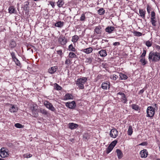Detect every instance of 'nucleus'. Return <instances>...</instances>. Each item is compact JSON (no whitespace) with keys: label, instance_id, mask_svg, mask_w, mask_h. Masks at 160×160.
<instances>
[{"label":"nucleus","instance_id":"nucleus-1","mask_svg":"<svg viewBox=\"0 0 160 160\" xmlns=\"http://www.w3.org/2000/svg\"><path fill=\"white\" fill-rule=\"evenodd\" d=\"M149 61L151 60L154 62H158L160 59V53L156 52H151L148 56Z\"/></svg>","mask_w":160,"mask_h":160},{"label":"nucleus","instance_id":"nucleus-2","mask_svg":"<svg viewBox=\"0 0 160 160\" xmlns=\"http://www.w3.org/2000/svg\"><path fill=\"white\" fill-rule=\"evenodd\" d=\"M87 81V78L86 77L79 78L77 79L76 84L80 89H83L84 88V85Z\"/></svg>","mask_w":160,"mask_h":160},{"label":"nucleus","instance_id":"nucleus-3","mask_svg":"<svg viewBox=\"0 0 160 160\" xmlns=\"http://www.w3.org/2000/svg\"><path fill=\"white\" fill-rule=\"evenodd\" d=\"M147 117H152L155 114V109L151 106L148 107L147 109Z\"/></svg>","mask_w":160,"mask_h":160},{"label":"nucleus","instance_id":"nucleus-4","mask_svg":"<svg viewBox=\"0 0 160 160\" xmlns=\"http://www.w3.org/2000/svg\"><path fill=\"white\" fill-rule=\"evenodd\" d=\"M9 155L8 150L5 148H2L0 150V156L2 158H4Z\"/></svg>","mask_w":160,"mask_h":160},{"label":"nucleus","instance_id":"nucleus-5","mask_svg":"<svg viewBox=\"0 0 160 160\" xmlns=\"http://www.w3.org/2000/svg\"><path fill=\"white\" fill-rule=\"evenodd\" d=\"M44 104L46 107L49 110L53 112L56 111L55 108L53 106L52 103H50L49 102L45 101L44 102Z\"/></svg>","mask_w":160,"mask_h":160},{"label":"nucleus","instance_id":"nucleus-6","mask_svg":"<svg viewBox=\"0 0 160 160\" xmlns=\"http://www.w3.org/2000/svg\"><path fill=\"white\" fill-rule=\"evenodd\" d=\"M59 43L62 45H65L68 42V40L65 37L60 36L58 39Z\"/></svg>","mask_w":160,"mask_h":160},{"label":"nucleus","instance_id":"nucleus-7","mask_svg":"<svg viewBox=\"0 0 160 160\" xmlns=\"http://www.w3.org/2000/svg\"><path fill=\"white\" fill-rule=\"evenodd\" d=\"M30 110L32 111V113L33 116L35 117H37L38 115L37 109L36 107L34 106L33 105L31 106L30 107Z\"/></svg>","mask_w":160,"mask_h":160},{"label":"nucleus","instance_id":"nucleus-8","mask_svg":"<svg viewBox=\"0 0 160 160\" xmlns=\"http://www.w3.org/2000/svg\"><path fill=\"white\" fill-rule=\"evenodd\" d=\"M118 131L115 128L111 129L110 132V137L112 138H116L118 135Z\"/></svg>","mask_w":160,"mask_h":160},{"label":"nucleus","instance_id":"nucleus-9","mask_svg":"<svg viewBox=\"0 0 160 160\" xmlns=\"http://www.w3.org/2000/svg\"><path fill=\"white\" fill-rule=\"evenodd\" d=\"M65 105L67 107L71 109H73L76 106V103L74 101H73L71 102H67L66 103Z\"/></svg>","mask_w":160,"mask_h":160},{"label":"nucleus","instance_id":"nucleus-10","mask_svg":"<svg viewBox=\"0 0 160 160\" xmlns=\"http://www.w3.org/2000/svg\"><path fill=\"white\" fill-rule=\"evenodd\" d=\"M102 28L100 26H98L95 27L94 29V34L100 35L102 33Z\"/></svg>","mask_w":160,"mask_h":160},{"label":"nucleus","instance_id":"nucleus-11","mask_svg":"<svg viewBox=\"0 0 160 160\" xmlns=\"http://www.w3.org/2000/svg\"><path fill=\"white\" fill-rule=\"evenodd\" d=\"M10 108L9 109V111L12 113H14L18 111V108L14 105L10 104Z\"/></svg>","mask_w":160,"mask_h":160},{"label":"nucleus","instance_id":"nucleus-12","mask_svg":"<svg viewBox=\"0 0 160 160\" xmlns=\"http://www.w3.org/2000/svg\"><path fill=\"white\" fill-rule=\"evenodd\" d=\"M140 154L141 158H145L148 156V152L146 149H143L140 151Z\"/></svg>","mask_w":160,"mask_h":160},{"label":"nucleus","instance_id":"nucleus-13","mask_svg":"<svg viewBox=\"0 0 160 160\" xmlns=\"http://www.w3.org/2000/svg\"><path fill=\"white\" fill-rule=\"evenodd\" d=\"M29 2L28 1L25 2L24 3L23 7H22V8L23 9L27 12H28L29 10Z\"/></svg>","mask_w":160,"mask_h":160},{"label":"nucleus","instance_id":"nucleus-14","mask_svg":"<svg viewBox=\"0 0 160 160\" xmlns=\"http://www.w3.org/2000/svg\"><path fill=\"white\" fill-rule=\"evenodd\" d=\"M115 30V28L111 26H109L107 27L105 29L106 32L109 33H111Z\"/></svg>","mask_w":160,"mask_h":160},{"label":"nucleus","instance_id":"nucleus-15","mask_svg":"<svg viewBox=\"0 0 160 160\" xmlns=\"http://www.w3.org/2000/svg\"><path fill=\"white\" fill-rule=\"evenodd\" d=\"M58 69V67L57 66H54L48 69V72L49 73L52 74L56 71Z\"/></svg>","mask_w":160,"mask_h":160},{"label":"nucleus","instance_id":"nucleus-16","mask_svg":"<svg viewBox=\"0 0 160 160\" xmlns=\"http://www.w3.org/2000/svg\"><path fill=\"white\" fill-rule=\"evenodd\" d=\"M78 126V125L74 123H69V127L71 129H74L76 128Z\"/></svg>","mask_w":160,"mask_h":160},{"label":"nucleus","instance_id":"nucleus-17","mask_svg":"<svg viewBox=\"0 0 160 160\" xmlns=\"http://www.w3.org/2000/svg\"><path fill=\"white\" fill-rule=\"evenodd\" d=\"M139 13L140 16L144 19L145 18V14L146 13V11H144L143 9H139Z\"/></svg>","mask_w":160,"mask_h":160},{"label":"nucleus","instance_id":"nucleus-18","mask_svg":"<svg viewBox=\"0 0 160 160\" xmlns=\"http://www.w3.org/2000/svg\"><path fill=\"white\" fill-rule=\"evenodd\" d=\"M93 50L92 48L89 47L87 48L84 49L82 51L86 54H89L91 53Z\"/></svg>","mask_w":160,"mask_h":160},{"label":"nucleus","instance_id":"nucleus-19","mask_svg":"<svg viewBox=\"0 0 160 160\" xmlns=\"http://www.w3.org/2000/svg\"><path fill=\"white\" fill-rule=\"evenodd\" d=\"M73 98V97L70 94L67 93L66 94L64 97V100H67L68 99H72Z\"/></svg>","mask_w":160,"mask_h":160},{"label":"nucleus","instance_id":"nucleus-20","mask_svg":"<svg viewBox=\"0 0 160 160\" xmlns=\"http://www.w3.org/2000/svg\"><path fill=\"white\" fill-rule=\"evenodd\" d=\"M116 152L118 158L119 159L121 158L123 156V154L122 151L119 149H117Z\"/></svg>","mask_w":160,"mask_h":160},{"label":"nucleus","instance_id":"nucleus-21","mask_svg":"<svg viewBox=\"0 0 160 160\" xmlns=\"http://www.w3.org/2000/svg\"><path fill=\"white\" fill-rule=\"evenodd\" d=\"M99 53L101 57H104L107 55V53L105 50H102L99 51Z\"/></svg>","mask_w":160,"mask_h":160},{"label":"nucleus","instance_id":"nucleus-22","mask_svg":"<svg viewBox=\"0 0 160 160\" xmlns=\"http://www.w3.org/2000/svg\"><path fill=\"white\" fill-rule=\"evenodd\" d=\"M108 87L109 88V85L108 83L103 82L102 84L101 88L103 89L104 90L107 89Z\"/></svg>","mask_w":160,"mask_h":160},{"label":"nucleus","instance_id":"nucleus-23","mask_svg":"<svg viewBox=\"0 0 160 160\" xmlns=\"http://www.w3.org/2000/svg\"><path fill=\"white\" fill-rule=\"evenodd\" d=\"M15 11V8L13 6H11L9 8L8 11L9 13L11 14L14 13Z\"/></svg>","mask_w":160,"mask_h":160},{"label":"nucleus","instance_id":"nucleus-24","mask_svg":"<svg viewBox=\"0 0 160 160\" xmlns=\"http://www.w3.org/2000/svg\"><path fill=\"white\" fill-rule=\"evenodd\" d=\"M10 48H13L16 46V44L15 42L13 40H12L10 41Z\"/></svg>","mask_w":160,"mask_h":160},{"label":"nucleus","instance_id":"nucleus-25","mask_svg":"<svg viewBox=\"0 0 160 160\" xmlns=\"http://www.w3.org/2000/svg\"><path fill=\"white\" fill-rule=\"evenodd\" d=\"M119 76L121 80H126L128 78L126 75L122 73H120L119 74Z\"/></svg>","mask_w":160,"mask_h":160},{"label":"nucleus","instance_id":"nucleus-26","mask_svg":"<svg viewBox=\"0 0 160 160\" xmlns=\"http://www.w3.org/2000/svg\"><path fill=\"white\" fill-rule=\"evenodd\" d=\"M40 112L44 115H48V112L46 110L42 108L40 109Z\"/></svg>","mask_w":160,"mask_h":160},{"label":"nucleus","instance_id":"nucleus-27","mask_svg":"<svg viewBox=\"0 0 160 160\" xmlns=\"http://www.w3.org/2000/svg\"><path fill=\"white\" fill-rule=\"evenodd\" d=\"M63 22L61 21L57 22L55 24V26L58 27H61L63 25Z\"/></svg>","mask_w":160,"mask_h":160},{"label":"nucleus","instance_id":"nucleus-28","mask_svg":"<svg viewBox=\"0 0 160 160\" xmlns=\"http://www.w3.org/2000/svg\"><path fill=\"white\" fill-rule=\"evenodd\" d=\"M133 132V130L132 127L131 126H129L128 130V134L129 135H131Z\"/></svg>","mask_w":160,"mask_h":160},{"label":"nucleus","instance_id":"nucleus-29","mask_svg":"<svg viewBox=\"0 0 160 160\" xmlns=\"http://www.w3.org/2000/svg\"><path fill=\"white\" fill-rule=\"evenodd\" d=\"M114 148L112 147L111 145H109L108 147L107 148L106 150V153L107 154H108Z\"/></svg>","mask_w":160,"mask_h":160},{"label":"nucleus","instance_id":"nucleus-30","mask_svg":"<svg viewBox=\"0 0 160 160\" xmlns=\"http://www.w3.org/2000/svg\"><path fill=\"white\" fill-rule=\"evenodd\" d=\"M68 57L71 58H76L77 55L73 52H70L69 53Z\"/></svg>","mask_w":160,"mask_h":160},{"label":"nucleus","instance_id":"nucleus-31","mask_svg":"<svg viewBox=\"0 0 160 160\" xmlns=\"http://www.w3.org/2000/svg\"><path fill=\"white\" fill-rule=\"evenodd\" d=\"M64 4V2L62 0H58L57 2V5L59 8L62 7Z\"/></svg>","mask_w":160,"mask_h":160},{"label":"nucleus","instance_id":"nucleus-32","mask_svg":"<svg viewBox=\"0 0 160 160\" xmlns=\"http://www.w3.org/2000/svg\"><path fill=\"white\" fill-rule=\"evenodd\" d=\"M132 108L136 111H138L139 110V107L137 105L135 104H133L132 105Z\"/></svg>","mask_w":160,"mask_h":160},{"label":"nucleus","instance_id":"nucleus-33","mask_svg":"<svg viewBox=\"0 0 160 160\" xmlns=\"http://www.w3.org/2000/svg\"><path fill=\"white\" fill-rule=\"evenodd\" d=\"M86 18L85 16V13H82V14L81 17L80 18V21L83 22L85 21V19Z\"/></svg>","mask_w":160,"mask_h":160},{"label":"nucleus","instance_id":"nucleus-34","mask_svg":"<svg viewBox=\"0 0 160 160\" xmlns=\"http://www.w3.org/2000/svg\"><path fill=\"white\" fill-rule=\"evenodd\" d=\"M78 38H79L78 36L74 35V36L72 37V41L73 42H76L77 41L78 39Z\"/></svg>","mask_w":160,"mask_h":160},{"label":"nucleus","instance_id":"nucleus-35","mask_svg":"<svg viewBox=\"0 0 160 160\" xmlns=\"http://www.w3.org/2000/svg\"><path fill=\"white\" fill-rule=\"evenodd\" d=\"M54 88L55 89L57 90H60L62 89V88L56 83L54 84Z\"/></svg>","mask_w":160,"mask_h":160},{"label":"nucleus","instance_id":"nucleus-36","mask_svg":"<svg viewBox=\"0 0 160 160\" xmlns=\"http://www.w3.org/2000/svg\"><path fill=\"white\" fill-rule=\"evenodd\" d=\"M68 50L69 51H71L72 52H75L76 50L75 48L73 47L72 44H70L68 46Z\"/></svg>","mask_w":160,"mask_h":160},{"label":"nucleus","instance_id":"nucleus-37","mask_svg":"<svg viewBox=\"0 0 160 160\" xmlns=\"http://www.w3.org/2000/svg\"><path fill=\"white\" fill-rule=\"evenodd\" d=\"M98 14L100 15L103 14L105 13L104 10L102 8H100L98 10Z\"/></svg>","mask_w":160,"mask_h":160},{"label":"nucleus","instance_id":"nucleus-38","mask_svg":"<svg viewBox=\"0 0 160 160\" xmlns=\"http://www.w3.org/2000/svg\"><path fill=\"white\" fill-rule=\"evenodd\" d=\"M118 76L116 74H113L110 76V78L111 79L116 80L118 78Z\"/></svg>","mask_w":160,"mask_h":160},{"label":"nucleus","instance_id":"nucleus-39","mask_svg":"<svg viewBox=\"0 0 160 160\" xmlns=\"http://www.w3.org/2000/svg\"><path fill=\"white\" fill-rule=\"evenodd\" d=\"M133 34H134V36L138 37L142 35V33L136 31L133 32Z\"/></svg>","mask_w":160,"mask_h":160},{"label":"nucleus","instance_id":"nucleus-40","mask_svg":"<svg viewBox=\"0 0 160 160\" xmlns=\"http://www.w3.org/2000/svg\"><path fill=\"white\" fill-rule=\"evenodd\" d=\"M155 19L156 18H151L152 24V25L154 26H156V21Z\"/></svg>","mask_w":160,"mask_h":160},{"label":"nucleus","instance_id":"nucleus-41","mask_svg":"<svg viewBox=\"0 0 160 160\" xmlns=\"http://www.w3.org/2000/svg\"><path fill=\"white\" fill-rule=\"evenodd\" d=\"M152 42L151 41L148 40L146 42L145 44L148 47H150L152 45Z\"/></svg>","mask_w":160,"mask_h":160},{"label":"nucleus","instance_id":"nucleus-42","mask_svg":"<svg viewBox=\"0 0 160 160\" xmlns=\"http://www.w3.org/2000/svg\"><path fill=\"white\" fill-rule=\"evenodd\" d=\"M14 62H15L16 65L18 66H20V63L19 60L16 58L15 59L13 60Z\"/></svg>","mask_w":160,"mask_h":160},{"label":"nucleus","instance_id":"nucleus-43","mask_svg":"<svg viewBox=\"0 0 160 160\" xmlns=\"http://www.w3.org/2000/svg\"><path fill=\"white\" fill-rule=\"evenodd\" d=\"M140 62L143 65H144L146 64L147 62L145 61V58H141L140 60Z\"/></svg>","mask_w":160,"mask_h":160},{"label":"nucleus","instance_id":"nucleus-44","mask_svg":"<svg viewBox=\"0 0 160 160\" xmlns=\"http://www.w3.org/2000/svg\"><path fill=\"white\" fill-rule=\"evenodd\" d=\"M93 58L92 57L88 58L86 59V62L89 63H91L92 62Z\"/></svg>","mask_w":160,"mask_h":160},{"label":"nucleus","instance_id":"nucleus-45","mask_svg":"<svg viewBox=\"0 0 160 160\" xmlns=\"http://www.w3.org/2000/svg\"><path fill=\"white\" fill-rule=\"evenodd\" d=\"M15 126L17 128H21L23 127V125L19 123H17L15 124Z\"/></svg>","mask_w":160,"mask_h":160},{"label":"nucleus","instance_id":"nucleus-46","mask_svg":"<svg viewBox=\"0 0 160 160\" xmlns=\"http://www.w3.org/2000/svg\"><path fill=\"white\" fill-rule=\"evenodd\" d=\"M122 101H123V102L124 103H126L127 101V99L126 97V95L125 94L122 97Z\"/></svg>","mask_w":160,"mask_h":160},{"label":"nucleus","instance_id":"nucleus-47","mask_svg":"<svg viewBox=\"0 0 160 160\" xmlns=\"http://www.w3.org/2000/svg\"><path fill=\"white\" fill-rule=\"evenodd\" d=\"M146 53V51L145 50H143V52L140 56L141 58H145Z\"/></svg>","mask_w":160,"mask_h":160},{"label":"nucleus","instance_id":"nucleus-48","mask_svg":"<svg viewBox=\"0 0 160 160\" xmlns=\"http://www.w3.org/2000/svg\"><path fill=\"white\" fill-rule=\"evenodd\" d=\"M117 143V140H114L112 142L110 145H111L114 148Z\"/></svg>","mask_w":160,"mask_h":160},{"label":"nucleus","instance_id":"nucleus-49","mask_svg":"<svg viewBox=\"0 0 160 160\" xmlns=\"http://www.w3.org/2000/svg\"><path fill=\"white\" fill-rule=\"evenodd\" d=\"M10 54L13 60L16 58V57L15 56V53L14 52H11Z\"/></svg>","mask_w":160,"mask_h":160},{"label":"nucleus","instance_id":"nucleus-50","mask_svg":"<svg viewBox=\"0 0 160 160\" xmlns=\"http://www.w3.org/2000/svg\"><path fill=\"white\" fill-rule=\"evenodd\" d=\"M71 60H70V59H67L65 61V64L67 65L70 64L71 63Z\"/></svg>","mask_w":160,"mask_h":160},{"label":"nucleus","instance_id":"nucleus-51","mask_svg":"<svg viewBox=\"0 0 160 160\" xmlns=\"http://www.w3.org/2000/svg\"><path fill=\"white\" fill-rule=\"evenodd\" d=\"M151 18H156L155 17V12L154 11H152L151 13Z\"/></svg>","mask_w":160,"mask_h":160},{"label":"nucleus","instance_id":"nucleus-52","mask_svg":"<svg viewBox=\"0 0 160 160\" xmlns=\"http://www.w3.org/2000/svg\"><path fill=\"white\" fill-rule=\"evenodd\" d=\"M155 48L156 50L158 52L160 51V46L158 45H156L155 46Z\"/></svg>","mask_w":160,"mask_h":160},{"label":"nucleus","instance_id":"nucleus-53","mask_svg":"<svg viewBox=\"0 0 160 160\" xmlns=\"http://www.w3.org/2000/svg\"><path fill=\"white\" fill-rule=\"evenodd\" d=\"M49 4L51 5V6H52V8H54L55 5H54V2H53L52 1H50L49 2Z\"/></svg>","mask_w":160,"mask_h":160},{"label":"nucleus","instance_id":"nucleus-54","mask_svg":"<svg viewBox=\"0 0 160 160\" xmlns=\"http://www.w3.org/2000/svg\"><path fill=\"white\" fill-rule=\"evenodd\" d=\"M57 53H58V54L60 55H62V50H59L58 51H57Z\"/></svg>","mask_w":160,"mask_h":160},{"label":"nucleus","instance_id":"nucleus-55","mask_svg":"<svg viewBox=\"0 0 160 160\" xmlns=\"http://www.w3.org/2000/svg\"><path fill=\"white\" fill-rule=\"evenodd\" d=\"M120 43L118 42H116L113 43V45L114 46H116L117 45H119Z\"/></svg>","mask_w":160,"mask_h":160},{"label":"nucleus","instance_id":"nucleus-56","mask_svg":"<svg viewBox=\"0 0 160 160\" xmlns=\"http://www.w3.org/2000/svg\"><path fill=\"white\" fill-rule=\"evenodd\" d=\"M147 12H148V13H149L150 12V7L149 6H148L147 7Z\"/></svg>","mask_w":160,"mask_h":160},{"label":"nucleus","instance_id":"nucleus-57","mask_svg":"<svg viewBox=\"0 0 160 160\" xmlns=\"http://www.w3.org/2000/svg\"><path fill=\"white\" fill-rule=\"evenodd\" d=\"M7 145L8 146V147H12V143H7Z\"/></svg>","mask_w":160,"mask_h":160},{"label":"nucleus","instance_id":"nucleus-58","mask_svg":"<svg viewBox=\"0 0 160 160\" xmlns=\"http://www.w3.org/2000/svg\"><path fill=\"white\" fill-rule=\"evenodd\" d=\"M118 94L122 96V97L125 94L121 92H119L118 93Z\"/></svg>","mask_w":160,"mask_h":160},{"label":"nucleus","instance_id":"nucleus-59","mask_svg":"<svg viewBox=\"0 0 160 160\" xmlns=\"http://www.w3.org/2000/svg\"><path fill=\"white\" fill-rule=\"evenodd\" d=\"M144 90L143 89H142L141 90H140L139 92V94H141V93H143L144 92Z\"/></svg>","mask_w":160,"mask_h":160},{"label":"nucleus","instance_id":"nucleus-60","mask_svg":"<svg viewBox=\"0 0 160 160\" xmlns=\"http://www.w3.org/2000/svg\"><path fill=\"white\" fill-rule=\"evenodd\" d=\"M32 156V154H27V156H26V157L27 158H30Z\"/></svg>","mask_w":160,"mask_h":160},{"label":"nucleus","instance_id":"nucleus-61","mask_svg":"<svg viewBox=\"0 0 160 160\" xmlns=\"http://www.w3.org/2000/svg\"><path fill=\"white\" fill-rule=\"evenodd\" d=\"M145 142H142L139 144V145H145Z\"/></svg>","mask_w":160,"mask_h":160},{"label":"nucleus","instance_id":"nucleus-62","mask_svg":"<svg viewBox=\"0 0 160 160\" xmlns=\"http://www.w3.org/2000/svg\"><path fill=\"white\" fill-rule=\"evenodd\" d=\"M103 40L104 41L106 42H108V40Z\"/></svg>","mask_w":160,"mask_h":160},{"label":"nucleus","instance_id":"nucleus-63","mask_svg":"<svg viewBox=\"0 0 160 160\" xmlns=\"http://www.w3.org/2000/svg\"><path fill=\"white\" fill-rule=\"evenodd\" d=\"M154 105L155 106V107H157V104H155Z\"/></svg>","mask_w":160,"mask_h":160},{"label":"nucleus","instance_id":"nucleus-64","mask_svg":"<svg viewBox=\"0 0 160 160\" xmlns=\"http://www.w3.org/2000/svg\"><path fill=\"white\" fill-rule=\"evenodd\" d=\"M0 160H4L3 159H1V158H0Z\"/></svg>","mask_w":160,"mask_h":160}]
</instances>
